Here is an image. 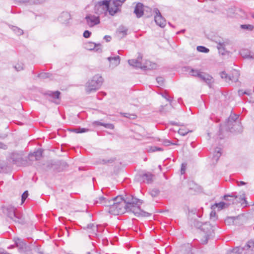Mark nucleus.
Segmentation results:
<instances>
[{
  "instance_id": "nucleus-59",
  "label": "nucleus",
  "mask_w": 254,
  "mask_h": 254,
  "mask_svg": "<svg viewBox=\"0 0 254 254\" xmlns=\"http://www.w3.org/2000/svg\"><path fill=\"white\" fill-rule=\"evenodd\" d=\"M246 184H247V183L246 182H244V181H238L237 182V185L238 186L245 185Z\"/></svg>"
},
{
  "instance_id": "nucleus-14",
  "label": "nucleus",
  "mask_w": 254,
  "mask_h": 254,
  "mask_svg": "<svg viewBox=\"0 0 254 254\" xmlns=\"http://www.w3.org/2000/svg\"><path fill=\"white\" fill-rule=\"evenodd\" d=\"M44 95H48L51 97L53 100V102L56 104H59L60 103V95L61 92L59 91H48L43 93Z\"/></svg>"
},
{
  "instance_id": "nucleus-40",
  "label": "nucleus",
  "mask_w": 254,
  "mask_h": 254,
  "mask_svg": "<svg viewBox=\"0 0 254 254\" xmlns=\"http://www.w3.org/2000/svg\"><path fill=\"white\" fill-rule=\"evenodd\" d=\"M149 193L152 197H154L158 195L160 193V191L158 189H153L150 190Z\"/></svg>"
},
{
  "instance_id": "nucleus-29",
  "label": "nucleus",
  "mask_w": 254,
  "mask_h": 254,
  "mask_svg": "<svg viewBox=\"0 0 254 254\" xmlns=\"http://www.w3.org/2000/svg\"><path fill=\"white\" fill-rule=\"evenodd\" d=\"M201 230L208 235V233H210L213 230L212 227L209 222H205L203 223V225Z\"/></svg>"
},
{
  "instance_id": "nucleus-56",
  "label": "nucleus",
  "mask_w": 254,
  "mask_h": 254,
  "mask_svg": "<svg viewBox=\"0 0 254 254\" xmlns=\"http://www.w3.org/2000/svg\"><path fill=\"white\" fill-rule=\"evenodd\" d=\"M216 212L215 211H212L210 214V217L211 219H213L215 218Z\"/></svg>"
},
{
  "instance_id": "nucleus-39",
  "label": "nucleus",
  "mask_w": 254,
  "mask_h": 254,
  "mask_svg": "<svg viewBox=\"0 0 254 254\" xmlns=\"http://www.w3.org/2000/svg\"><path fill=\"white\" fill-rule=\"evenodd\" d=\"M200 73L201 72L199 70L194 69L193 68H191L190 71H189V74L190 75L197 77H198Z\"/></svg>"
},
{
  "instance_id": "nucleus-55",
  "label": "nucleus",
  "mask_w": 254,
  "mask_h": 254,
  "mask_svg": "<svg viewBox=\"0 0 254 254\" xmlns=\"http://www.w3.org/2000/svg\"><path fill=\"white\" fill-rule=\"evenodd\" d=\"M104 39L106 40V42H110L111 40V37L109 35H106L104 37Z\"/></svg>"
},
{
  "instance_id": "nucleus-5",
  "label": "nucleus",
  "mask_w": 254,
  "mask_h": 254,
  "mask_svg": "<svg viewBox=\"0 0 254 254\" xmlns=\"http://www.w3.org/2000/svg\"><path fill=\"white\" fill-rule=\"evenodd\" d=\"M227 130L231 132L240 133L243 131V127L239 120V116L236 115L231 116L226 124Z\"/></svg>"
},
{
  "instance_id": "nucleus-32",
  "label": "nucleus",
  "mask_w": 254,
  "mask_h": 254,
  "mask_svg": "<svg viewBox=\"0 0 254 254\" xmlns=\"http://www.w3.org/2000/svg\"><path fill=\"white\" fill-rule=\"evenodd\" d=\"M225 46V44L224 43H219L217 45V49L219 51V53L222 55H225L227 53Z\"/></svg>"
},
{
  "instance_id": "nucleus-60",
  "label": "nucleus",
  "mask_w": 254,
  "mask_h": 254,
  "mask_svg": "<svg viewBox=\"0 0 254 254\" xmlns=\"http://www.w3.org/2000/svg\"><path fill=\"white\" fill-rule=\"evenodd\" d=\"M71 131L74 132L75 133H79L80 132H79L80 129L79 127L73 128L70 130Z\"/></svg>"
},
{
  "instance_id": "nucleus-7",
  "label": "nucleus",
  "mask_w": 254,
  "mask_h": 254,
  "mask_svg": "<svg viewBox=\"0 0 254 254\" xmlns=\"http://www.w3.org/2000/svg\"><path fill=\"white\" fill-rule=\"evenodd\" d=\"M8 159L11 160L13 164L18 166H28L31 164V162H29L27 158L23 157L22 152H12L9 154Z\"/></svg>"
},
{
  "instance_id": "nucleus-21",
  "label": "nucleus",
  "mask_w": 254,
  "mask_h": 254,
  "mask_svg": "<svg viewBox=\"0 0 254 254\" xmlns=\"http://www.w3.org/2000/svg\"><path fill=\"white\" fill-rule=\"evenodd\" d=\"M122 162L119 159H112V167H114V174L117 175L121 169Z\"/></svg>"
},
{
  "instance_id": "nucleus-17",
  "label": "nucleus",
  "mask_w": 254,
  "mask_h": 254,
  "mask_svg": "<svg viewBox=\"0 0 254 254\" xmlns=\"http://www.w3.org/2000/svg\"><path fill=\"white\" fill-rule=\"evenodd\" d=\"M128 31V29L124 26H120L117 30L115 36L118 39H122L125 37L127 35V32Z\"/></svg>"
},
{
  "instance_id": "nucleus-15",
  "label": "nucleus",
  "mask_w": 254,
  "mask_h": 254,
  "mask_svg": "<svg viewBox=\"0 0 254 254\" xmlns=\"http://www.w3.org/2000/svg\"><path fill=\"white\" fill-rule=\"evenodd\" d=\"M83 229L87 231V232L89 234V237H94L97 235L98 226L95 225L94 224H89L87 226L83 227Z\"/></svg>"
},
{
  "instance_id": "nucleus-52",
  "label": "nucleus",
  "mask_w": 254,
  "mask_h": 254,
  "mask_svg": "<svg viewBox=\"0 0 254 254\" xmlns=\"http://www.w3.org/2000/svg\"><path fill=\"white\" fill-rule=\"evenodd\" d=\"M15 68L17 71H20L21 70H22L23 69V67L22 65H21L20 64H17L15 66Z\"/></svg>"
},
{
  "instance_id": "nucleus-64",
  "label": "nucleus",
  "mask_w": 254,
  "mask_h": 254,
  "mask_svg": "<svg viewBox=\"0 0 254 254\" xmlns=\"http://www.w3.org/2000/svg\"><path fill=\"white\" fill-rule=\"evenodd\" d=\"M118 241V238L116 236H114V238H112V243L113 241Z\"/></svg>"
},
{
  "instance_id": "nucleus-45",
  "label": "nucleus",
  "mask_w": 254,
  "mask_h": 254,
  "mask_svg": "<svg viewBox=\"0 0 254 254\" xmlns=\"http://www.w3.org/2000/svg\"><path fill=\"white\" fill-rule=\"evenodd\" d=\"M235 219V218L234 217H228L226 219H225V223L226 224L231 225V223H234V221Z\"/></svg>"
},
{
  "instance_id": "nucleus-3",
  "label": "nucleus",
  "mask_w": 254,
  "mask_h": 254,
  "mask_svg": "<svg viewBox=\"0 0 254 254\" xmlns=\"http://www.w3.org/2000/svg\"><path fill=\"white\" fill-rule=\"evenodd\" d=\"M103 82V78L100 74L94 76L85 84V90L87 94H89L96 91L101 86Z\"/></svg>"
},
{
  "instance_id": "nucleus-54",
  "label": "nucleus",
  "mask_w": 254,
  "mask_h": 254,
  "mask_svg": "<svg viewBox=\"0 0 254 254\" xmlns=\"http://www.w3.org/2000/svg\"><path fill=\"white\" fill-rule=\"evenodd\" d=\"M0 148L6 150L7 149V146L2 142L0 141Z\"/></svg>"
},
{
  "instance_id": "nucleus-10",
  "label": "nucleus",
  "mask_w": 254,
  "mask_h": 254,
  "mask_svg": "<svg viewBox=\"0 0 254 254\" xmlns=\"http://www.w3.org/2000/svg\"><path fill=\"white\" fill-rule=\"evenodd\" d=\"M154 12L155 13L154 20L156 23L161 27H164L166 25V20L161 15V12L157 8L154 9Z\"/></svg>"
},
{
  "instance_id": "nucleus-44",
  "label": "nucleus",
  "mask_w": 254,
  "mask_h": 254,
  "mask_svg": "<svg viewBox=\"0 0 254 254\" xmlns=\"http://www.w3.org/2000/svg\"><path fill=\"white\" fill-rule=\"evenodd\" d=\"M190 131L188 129H186L185 128H180L178 130V133L179 134H180L182 136H185L186 134H187V133Z\"/></svg>"
},
{
  "instance_id": "nucleus-48",
  "label": "nucleus",
  "mask_w": 254,
  "mask_h": 254,
  "mask_svg": "<svg viewBox=\"0 0 254 254\" xmlns=\"http://www.w3.org/2000/svg\"><path fill=\"white\" fill-rule=\"evenodd\" d=\"M28 196V192L27 190L25 191L21 195V202L22 203L24 202L25 199Z\"/></svg>"
},
{
  "instance_id": "nucleus-35",
  "label": "nucleus",
  "mask_w": 254,
  "mask_h": 254,
  "mask_svg": "<svg viewBox=\"0 0 254 254\" xmlns=\"http://www.w3.org/2000/svg\"><path fill=\"white\" fill-rule=\"evenodd\" d=\"M121 114L123 117L128 118L129 120H134L137 118V116L134 114H130L128 113H121Z\"/></svg>"
},
{
  "instance_id": "nucleus-2",
  "label": "nucleus",
  "mask_w": 254,
  "mask_h": 254,
  "mask_svg": "<svg viewBox=\"0 0 254 254\" xmlns=\"http://www.w3.org/2000/svg\"><path fill=\"white\" fill-rule=\"evenodd\" d=\"M2 212L10 219L16 223L21 225L25 224V220L23 215L17 211L16 209L13 206H2Z\"/></svg>"
},
{
  "instance_id": "nucleus-26",
  "label": "nucleus",
  "mask_w": 254,
  "mask_h": 254,
  "mask_svg": "<svg viewBox=\"0 0 254 254\" xmlns=\"http://www.w3.org/2000/svg\"><path fill=\"white\" fill-rule=\"evenodd\" d=\"M230 203H226L224 202H220L219 203H216L213 205L212 206V209H215L216 208H218V210H221L224 208L227 207Z\"/></svg>"
},
{
  "instance_id": "nucleus-28",
  "label": "nucleus",
  "mask_w": 254,
  "mask_h": 254,
  "mask_svg": "<svg viewBox=\"0 0 254 254\" xmlns=\"http://www.w3.org/2000/svg\"><path fill=\"white\" fill-rule=\"evenodd\" d=\"M236 193V192H232L231 194H226L224 196V199L226 201H230L234 203L235 199L238 198V195Z\"/></svg>"
},
{
  "instance_id": "nucleus-38",
  "label": "nucleus",
  "mask_w": 254,
  "mask_h": 254,
  "mask_svg": "<svg viewBox=\"0 0 254 254\" xmlns=\"http://www.w3.org/2000/svg\"><path fill=\"white\" fill-rule=\"evenodd\" d=\"M11 29L17 35H22L23 34V31L17 27L12 26Z\"/></svg>"
},
{
  "instance_id": "nucleus-25",
  "label": "nucleus",
  "mask_w": 254,
  "mask_h": 254,
  "mask_svg": "<svg viewBox=\"0 0 254 254\" xmlns=\"http://www.w3.org/2000/svg\"><path fill=\"white\" fill-rule=\"evenodd\" d=\"M220 76L222 78L225 79L226 81H232L236 82L238 80V77L234 78V76L228 75L225 71L221 72Z\"/></svg>"
},
{
  "instance_id": "nucleus-23",
  "label": "nucleus",
  "mask_w": 254,
  "mask_h": 254,
  "mask_svg": "<svg viewBox=\"0 0 254 254\" xmlns=\"http://www.w3.org/2000/svg\"><path fill=\"white\" fill-rule=\"evenodd\" d=\"M235 200L239 203H241L242 205H244L246 206L248 204V202L246 200L245 197V193L244 192H240V194L238 195V198Z\"/></svg>"
},
{
  "instance_id": "nucleus-37",
  "label": "nucleus",
  "mask_w": 254,
  "mask_h": 254,
  "mask_svg": "<svg viewBox=\"0 0 254 254\" xmlns=\"http://www.w3.org/2000/svg\"><path fill=\"white\" fill-rule=\"evenodd\" d=\"M93 125L95 126H102L108 128H111V124H105L99 121H95L93 122Z\"/></svg>"
},
{
  "instance_id": "nucleus-41",
  "label": "nucleus",
  "mask_w": 254,
  "mask_h": 254,
  "mask_svg": "<svg viewBox=\"0 0 254 254\" xmlns=\"http://www.w3.org/2000/svg\"><path fill=\"white\" fill-rule=\"evenodd\" d=\"M196 49L198 51L204 53H207L209 51V49L203 46H198Z\"/></svg>"
},
{
  "instance_id": "nucleus-8",
  "label": "nucleus",
  "mask_w": 254,
  "mask_h": 254,
  "mask_svg": "<svg viewBox=\"0 0 254 254\" xmlns=\"http://www.w3.org/2000/svg\"><path fill=\"white\" fill-rule=\"evenodd\" d=\"M142 60V56L139 55L137 59H132L128 60V63L132 67L135 68H141L144 70H147L150 69V67L148 66V62L146 63V65H142L141 63Z\"/></svg>"
},
{
  "instance_id": "nucleus-19",
  "label": "nucleus",
  "mask_w": 254,
  "mask_h": 254,
  "mask_svg": "<svg viewBox=\"0 0 254 254\" xmlns=\"http://www.w3.org/2000/svg\"><path fill=\"white\" fill-rule=\"evenodd\" d=\"M198 78L208 85L211 84L212 82V77L205 72H201Z\"/></svg>"
},
{
  "instance_id": "nucleus-27",
  "label": "nucleus",
  "mask_w": 254,
  "mask_h": 254,
  "mask_svg": "<svg viewBox=\"0 0 254 254\" xmlns=\"http://www.w3.org/2000/svg\"><path fill=\"white\" fill-rule=\"evenodd\" d=\"M240 54L244 59L253 60L254 59V54H251V52L245 50H242Z\"/></svg>"
},
{
  "instance_id": "nucleus-33",
  "label": "nucleus",
  "mask_w": 254,
  "mask_h": 254,
  "mask_svg": "<svg viewBox=\"0 0 254 254\" xmlns=\"http://www.w3.org/2000/svg\"><path fill=\"white\" fill-rule=\"evenodd\" d=\"M99 200H100V203L101 204H103L104 205L107 206L109 207V208H108L107 211H108V212L109 213H111V205H107L106 204L107 202L108 201V203H110V201L108 199H107L106 198L104 197H100L99 198Z\"/></svg>"
},
{
  "instance_id": "nucleus-13",
  "label": "nucleus",
  "mask_w": 254,
  "mask_h": 254,
  "mask_svg": "<svg viewBox=\"0 0 254 254\" xmlns=\"http://www.w3.org/2000/svg\"><path fill=\"white\" fill-rule=\"evenodd\" d=\"M85 48L89 51L94 50L97 53L102 52L100 43L96 44L92 42H89L85 44Z\"/></svg>"
},
{
  "instance_id": "nucleus-62",
  "label": "nucleus",
  "mask_w": 254,
  "mask_h": 254,
  "mask_svg": "<svg viewBox=\"0 0 254 254\" xmlns=\"http://www.w3.org/2000/svg\"><path fill=\"white\" fill-rule=\"evenodd\" d=\"M243 94H246L249 96H250L252 95V93L250 92V91H245L243 93Z\"/></svg>"
},
{
  "instance_id": "nucleus-6",
  "label": "nucleus",
  "mask_w": 254,
  "mask_h": 254,
  "mask_svg": "<svg viewBox=\"0 0 254 254\" xmlns=\"http://www.w3.org/2000/svg\"><path fill=\"white\" fill-rule=\"evenodd\" d=\"M111 0H101L97 1L94 6V12L98 15H111V8L110 7Z\"/></svg>"
},
{
  "instance_id": "nucleus-1",
  "label": "nucleus",
  "mask_w": 254,
  "mask_h": 254,
  "mask_svg": "<svg viewBox=\"0 0 254 254\" xmlns=\"http://www.w3.org/2000/svg\"><path fill=\"white\" fill-rule=\"evenodd\" d=\"M125 202V211L130 212L136 216L142 215L148 216L150 214L140 209V205L143 203L141 199L134 197L132 195H128L124 198Z\"/></svg>"
},
{
  "instance_id": "nucleus-31",
  "label": "nucleus",
  "mask_w": 254,
  "mask_h": 254,
  "mask_svg": "<svg viewBox=\"0 0 254 254\" xmlns=\"http://www.w3.org/2000/svg\"><path fill=\"white\" fill-rule=\"evenodd\" d=\"M244 251H245V248L239 247L230 251L227 254H242Z\"/></svg>"
},
{
  "instance_id": "nucleus-30",
  "label": "nucleus",
  "mask_w": 254,
  "mask_h": 254,
  "mask_svg": "<svg viewBox=\"0 0 254 254\" xmlns=\"http://www.w3.org/2000/svg\"><path fill=\"white\" fill-rule=\"evenodd\" d=\"M172 108V106L170 102L169 104H166L165 106H161L159 109V112L162 114H165L170 112Z\"/></svg>"
},
{
  "instance_id": "nucleus-57",
  "label": "nucleus",
  "mask_w": 254,
  "mask_h": 254,
  "mask_svg": "<svg viewBox=\"0 0 254 254\" xmlns=\"http://www.w3.org/2000/svg\"><path fill=\"white\" fill-rule=\"evenodd\" d=\"M48 73H41L38 76L41 77V78H46L47 77V75H48Z\"/></svg>"
},
{
  "instance_id": "nucleus-47",
  "label": "nucleus",
  "mask_w": 254,
  "mask_h": 254,
  "mask_svg": "<svg viewBox=\"0 0 254 254\" xmlns=\"http://www.w3.org/2000/svg\"><path fill=\"white\" fill-rule=\"evenodd\" d=\"M163 149L161 147H158L156 146H152L150 148V149L149 150V152H155L157 151H163Z\"/></svg>"
},
{
  "instance_id": "nucleus-53",
  "label": "nucleus",
  "mask_w": 254,
  "mask_h": 254,
  "mask_svg": "<svg viewBox=\"0 0 254 254\" xmlns=\"http://www.w3.org/2000/svg\"><path fill=\"white\" fill-rule=\"evenodd\" d=\"M110 160H105V159H100L99 161H98V163L99 164H106L107 163H108L110 162Z\"/></svg>"
},
{
  "instance_id": "nucleus-50",
  "label": "nucleus",
  "mask_w": 254,
  "mask_h": 254,
  "mask_svg": "<svg viewBox=\"0 0 254 254\" xmlns=\"http://www.w3.org/2000/svg\"><path fill=\"white\" fill-rule=\"evenodd\" d=\"M156 81L159 85H162L164 82V79L162 77H158L156 78Z\"/></svg>"
},
{
  "instance_id": "nucleus-4",
  "label": "nucleus",
  "mask_w": 254,
  "mask_h": 254,
  "mask_svg": "<svg viewBox=\"0 0 254 254\" xmlns=\"http://www.w3.org/2000/svg\"><path fill=\"white\" fill-rule=\"evenodd\" d=\"M112 215H118L126 212L124 198L122 195L112 196Z\"/></svg>"
},
{
  "instance_id": "nucleus-46",
  "label": "nucleus",
  "mask_w": 254,
  "mask_h": 254,
  "mask_svg": "<svg viewBox=\"0 0 254 254\" xmlns=\"http://www.w3.org/2000/svg\"><path fill=\"white\" fill-rule=\"evenodd\" d=\"M161 96L164 98L167 101L171 102L172 98L166 93H161Z\"/></svg>"
},
{
  "instance_id": "nucleus-63",
  "label": "nucleus",
  "mask_w": 254,
  "mask_h": 254,
  "mask_svg": "<svg viewBox=\"0 0 254 254\" xmlns=\"http://www.w3.org/2000/svg\"><path fill=\"white\" fill-rule=\"evenodd\" d=\"M15 247H16V246L14 244V245H11L9 246V247H8L7 249H13Z\"/></svg>"
},
{
  "instance_id": "nucleus-58",
  "label": "nucleus",
  "mask_w": 254,
  "mask_h": 254,
  "mask_svg": "<svg viewBox=\"0 0 254 254\" xmlns=\"http://www.w3.org/2000/svg\"><path fill=\"white\" fill-rule=\"evenodd\" d=\"M79 132H80V133H83V132H87L89 130L87 128H81V127H79Z\"/></svg>"
},
{
  "instance_id": "nucleus-61",
  "label": "nucleus",
  "mask_w": 254,
  "mask_h": 254,
  "mask_svg": "<svg viewBox=\"0 0 254 254\" xmlns=\"http://www.w3.org/2000/svg\"><path fill=\"white\" fill-rule=\"evenodd\" d=\"M164 143L166 146H168V145H170L171 144H172V143L169 140L164 141Z\"/></svg>"
},
{
  "instance_id": "nucleus-22",
  "label": "nucleus",
  "mask_w": 254,
  "mask_h": 254,
  "mask_svg": "<svg viewBox=\"0 0 254 254\" xmlns=\"http://www.w3.org/2000/svg\"><path fill=\"white\" fill-rule=\"evenodd\" d=\"M134 13L136 14L137 18H140L143 15V6L142 3H138L136 4L134 10Z\"/></svg>"
},
{
  "instance_id": "nucleus-24",
  "label": "nucleus",
  "mask_w": 254,
  "mask_h": 254,
  "mask_svg": "<svg viewBox=\"0 0 254 254\" xmlns=\"http://www.w3.org/2000/svg\"><path fill=\"white\" fill-rule=\"evenodd\" d=\"M222 149L220 147H216L214 151L212 160L215 161V163L217 162L219 158L222 155Z\"/></svg>"
},
{
  "instance_id": "nucleus-11",
  "label": "nucleus",
  "mask_w": 254,
  "mask_h": 254,
  "mask_svg": "<svg viewBox=\"0 0 254 254\" xmlns=\"http://www.w3.org/2000/svg\"><path fill=\"white\" fill-rule=\"evenodd\" d=\"M126 0H112V16L121 12V7Z\"/></svg>"
},
{
  "instance_id": "nucleus-49",
  "label": "nucleus",
  "mask_w": 254,
  "mask_h": 254,
  "mask_svg": "<svg viewBox=\"0 0 254 254\" xmlns=\"http://www.w3.org/2000/svg\"><path fill=\"white\" fill-rule=\"evenodd\" d=\"M91 35V32H90L88 30H85L83 33V36L85 38H88L90 37Z\"/></svg>"
},
{
  "instance_id": "nucleus-18",
  "label": "nucleus",
  "mask_w": 254,
  "mask_h": 254,
  "mask_svg": "<svg viewBox=\"0 0 254 254\" xmlns=\"http://www.w3.org/2000/svg\"><path fill=\"white\" fill-rule=\"evenodd\" d=\"M43 150L41 149H38L36 151H34L32 153H30L28 156V161L29 162H31L32 159L31 158L32 157H34L35 158V160H39L40 159L42 156Z\"/></svg>"
},
{
  "instance_id": "nucleus-34",
  "label": "nucleus",
  "mask_w": 254,
  "mask_h": 254,
  "mask_svg": "<svg viewBox=\"0 0 254 254\" xmlns=\"http://www.w3.org/2000/svg\"><path fill=\"white\" fill-rule=\"evenodd\" d=\"M243 248H245V251H254V241L251 240L249 241L247 245H245V247Z\"/></svg>"
},
{
  "instance_id": "nucleus-9",
  "label": "nucleus",
  "mask_w": 254,
  "mask_h": 254,
  "mask_svg": "<svg viewBox=\"0 0 254 254\" xmlns=\"http://www.w3.org/2000/svg\"><path fill=\"white\" fill-rule=\"evenodd\" d=\"M13 241L15 242V245L18 248L19 253H24L27 251L28 246L24 240L16 237L13 238Z\"/></svg>"
},
{
  "instance_id": "nucleus-12",
  "label": "nucleus",
  "mask_w": 254,
  "mask_h": 254,
  "mask_svg": "<svg viewBox=\"0 0 254 254\" xmlns=\"http://www.w3.org/2000/svg\"><path fill=\"white\" fill-rule=\"evenodd\" d=\"M85 19L86 20L87 24L90 27H93L100 23L99 16H95L91 14H87Z\"/></svg>"
},
{
  "instance_id": "nucleus-36",
  "label": "nucleus",
  "mask_w": 254,
  "mask_h": 254,
  "mask_svg": "<svg viewBox=\"0 0 254 254\" xmlns=\"http://www.w3.org/2000/svg\"><path fill=\"white\" fill-rule=\"evenodd\" d=\"M120 63V57L119 56L112 57V66H117Z\"/></svg>"
},
{
  "instance_id": "nucleus-16",
  "label": "nucleus",
  "mask_w": 254,
  "mask_h": 254,
  "mask_svg": "<svg viewBox=\"0 0 254 254\" xmlns=\"http://www.w3.org/2000/svg\"><path fill=\"white\" fill-rule=\"evenodd\" d=\"M153 175L149 172L145 173L142 174L138 175L136 177V179L139 181L146 182L147 183L150 184L152 182Z\"/></svg>"
},
{
  "instance_id": "nucleus-20",
  "label": "nucleus",
  "mask_w": 254,
  "mask_h": 254,
  "mask_svg": "<svg viewBox=\"0 0 254 254\" xmlns=\"http://www.w3.org/2000/svg\"><path fill=\"white\" fill-rule=\"evenodd\" d=\"M71 18L70 14L68 12H63L59 17V20L64 24L68 23Z\"/></svg>"
},
{
  "instance_id": "nucleus-42",
  "label": "nucleus",
  "mask_w": 254,
  "mask_h": 254,
  "mask_svg": "<svg viewBox=\"0 0 254 254\" xmlns=\"http://www.w3.org/2000/svg\"><path fill=\"white\" fill-rule=\"evenodd\" d=\"M241 28L243 29L252 31L254 28V26L250 24H242L241 25Z\"/></svg>"
},
{
  "instance_id": "nucleus-51",
  "label": "nucleus",
  "mask_w": 254,
  "mask_h": 254,
  "mask_svg": "<svg viewBox=\"0 0 254 254\" xmlns=\"http://www.w3.org/2000/svg\"><path fill=\"white\" fill-rule=\"evenodd\" d=\"M187 164L185 163H183L181 166V172L182 174H183L185 172Z\"/></svg>"
},
{
  "instance_id": "nucleus-43",
  "label": "nucleus",
  "mask_w": 254,
  "mask_h": 254,
  "mask_svg": "<svg viewBox=\"0 0 254 254\" xmlns=\"http://www.w3.org/2000/svg\"><path fill=\"white\" fill-rule=\"evenodd\" d=\"M193 224L195 227L201 230V228L203 227V223L199 222L198 220H195L194 221Z\"/></svg>"
}]
</instances>
